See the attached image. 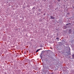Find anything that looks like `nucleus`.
<instances>
[{
    "mask_svg": "<svg viewBox=\"0 0 74 74\" xmlns=\"http://www.w3.org/2000/svg\"><path fill=\"white\" fill-rule=\"evenodd\" d=\"M33 9H34H34H35V8L34 7L33 8Z\"/></svg>",
    "mask_w": 74,
    "mask_h": 74,
    "instance_id": "9d476101",
    "label": "nucleus"
},
{
    "mask_svg": "<svg viewBox=\"0 0 74 74\" xmlns=\"http://www.w3.org/2000/svg\"><path fill=\"white\" fill-rule=\"evenodd\" d=\"M71 29H69V34H71Z\"/></svg>",
    "mask_w": 74,
    "mask_h": 74,
    "instance_id": "f03ea898",
    "label": "nucleus"
},
{
    "mask_svg": "<svg viewBox=\"0 0 74 74\" xmlns=\"http://www.w3.org/2000/svg\"><path fill=\"white\" fill-rule=\"evenodd\" d=\"M38 11H40H40H41V10H40V9H39L38 10Z\"/></svg>",
    "mask_w": 74,
    "mask_h": 74,
    "instance_id": "423d86ee",
    "label": "nucleus"
},
{
    "mask_svg": "<svg viewBox=\"0 0 74 74\" xmlns=\"http://www.w3.org/2000/svg\"><path fill=\"white\" fill-rule=\"evenodd\" d=\"M70 24H71V23H69L68 24H66V25H69V24L70 25Z\"/></svg>",
    "mask_w": 74,
    "mask_h": 74,
    "instance_id": "7ed1b4c3",
    "label": "nucleus"
},
{
    "mask_svg": "<svg viewBox=\"0 0 74 74\" xmlns=\"http://www.w3.org/2000/svg\"><path fill=\"white\" fill-rule=\"evenodd\" d=\"M55 15L54 14V15Z\"/></svg>",
    "mask_w": 74,
    "mask_h": 74,
    "instance_id": "4468645a",
    "label": "nucleus"
},
{
    "mask_svg": "<svg viewBox=\"0 0 74 74\" xmlns=\"http://www.w3.org/2000/svg\"><path fill=\"white\" fill-rule=\"evenodd\" d=\"M23 8H25V7H23Z\"/></svg>",
    "mask_w": 74,
    "mask_h": 74,
    "instance_id": "f8f14e48",
    "label": "nucleus"
},
{
    "mask_svg": "<svg viewBox=\"0 0 74 74\" xmlns=\"http://www.w3.org/2000/svg\"><path fill=\"white\" fill-rule=\"evenodd\" d=\"M74 54H73L72 55V58H74Z\"/></svg>",
    "mask_w": 74,
    "mask_h": 74,
    "instance_id": "20e7f679",
    "label": "nucleus"
},
{
    "mask_svg": "<svg viewBox=\"0 0 74 74\" xmlns=\"http://www.w3.org/2000/svg\"><path fill=\"white\" fill-rule=\"evenodd\" d=\"M67 14L68 15H69V14H70V13H69V12L68 13H67Z\"/></svg>",
    "mask_w": 74,
    "mask_h": 74,
    "instance_id": "6e6552de",
    "label": "nucleus"
},
{
    "mask_svg": "<svg viewBox=\"0 0 74 74\" xmlns=\"http://www.w3.org/2000/svg\"><path fill=\"white\" fill-rule=\"evenodd\" d=\"M46 14L45 13L44 14V15H45Z\"/></svg>",
    "mask_w": 74,
    "mask_h": 74,
    "instance_id": "9b49d317",
    "label": "nucleus"
},
{
    "mask_svg": "<svg viewBox=\"0 0 74 74\" xmlns=\"http://www.w3.org/2000/svg\"><path fill=\"white\" fill-rule=\"evenodd\" d=\"M50 48H51V49H52V48L51 47Z\"/></svg>",
    "mask_w": 74,
    "mask_h": 74,
    "instance_id": "ddd939ff",
    "label": "nucleus"
},
{
    "mask_svg": "<svg viewBox=\"0 0 74 74\" xmlns=\"http://www.w3.org/2000/svg\"><path fill=\"white\" fill-rule=\"evenodd\" d=\"M56 40H59V38H56Z\"/></svg>",
    "mask_w": 74,
    "mask_h": 74,
    "instance_id": "0eeeda50",
    "label": "nucleus"
},
{
    "mask_svg": "<svg viewBox=\"0 0 74 74\" xmlns=\"http://www.w3.org/2000/svg\"><path fill=\"white\" fill-rule=\"evenodd\" d=\"M50 18L52 19H55V17L53 16H50Z\"/></svg>",
    "mask_w": 74,
    "mask_h": 74,
    "instance_id": "f257e3e1",
    "label": "nucleus"
},
{
    "mask_svg": "<svg viewBox=\"0 0 74 74\" xmlns=\"http://www.w3.org/2000/svg\"><path fill=\"white\" fill-rule=\"evenodd\" d=\"M38 50L39 49L37 50L36 51V52H38Z\"/></svg>",
    "mask_w": 74,
    "mask_h": 74,
    "instance_id": "39448f33",
    "label": "nucleus"
},
{
    "mask_svg": "<svg viewBox=\"0 0 74 74\" xmlns=\"http://www.w3.org/2000/svg\"><path fill=\"white\" fill-rule=\"evenodd\" d=\"M60 0H58V1L59 2H60Z\"/></svg>",
    "mask_w": 74,
    "mask_h": 74,
    "instance_id": "1a4fd4ad",
    "label": "nucleus"
}]
</instances>
